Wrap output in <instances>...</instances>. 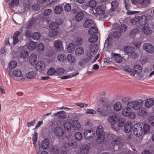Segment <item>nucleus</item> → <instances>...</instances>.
Returning a JSON list of instances; mask_svg holds the SVG:
<instances>
[{"mask_svg": "<svg viewBox=\"0 0 154 154\" xmlns=\"http://www.w3.org/2000/svg\"><path fill=\"white\" fill-rule=\"evenodd\" d=\"M99 103L104 108V110L103 111L100 108H98L97 109V112L99 113L100 116H105L111 112V104L109 100L104 98H101L99 101Z\"/></svg>", "mask_w": 154, "mask_h": 154, "instance_id": "f257e3e1", "label": "nucleus"}, {"mask_svg": "<svg viewBox=\"0 0 154 154\" xmlns=\"http://www.w3.org/2000/svg\"><path fill=\"white\" fill-rule=\"evenodd\" d=\"M131 22L134 25L137 23L140 26H144L147 22V18L145 15H137L133 19L131 20Z\"/></svg>", "mask_w": 154, "mask_h": 154, "instance_id": "f03ea898", "label": "nucleus"}, {"mask_svg": "<svg viewBox=\"0 0 154 154\" xmlns=\"http://www.w3.org/2000/svg\"><path fill=\"white\" fill-rule=\"evenodd\" d=\"M124 50L125 52L131 58L136 59L138 58V54L135 52V48L133 47L126 46L124 48Z\"/></svg>", "mask_w": 154, "mask_h": 154, "instance_id": "7ed1b4c3", "label": "nucleus"}, {"mask_svg": "<svg viewBox=\"0 0 154 154\" xmlns=\"http://www.w3.org/2000/svg\"><path fill=\"white\" fill-rule=\"evenodd\" d=\"M143 101V100L139 99L130 101L127 104V106L134 110H138L142 107Z\"/></svg>", "mask_w": 154, "mask_h": 154, "instance_id": "20e7f679", "label": "nucleus"}, {"mask_svg": "<svg viewBox=\"0 0 154 154\" xmlns=\"http://www.w3.org/2000/svg\"><path fill=\"white\" fill-rule=\"evenodd\" d=\"M131 109L128 106L124 108L122 111V115L125 117H129L131 119H134L135 117V114L131 111Z\"/></svg>", "mask_w": 154, "mask_h": 154, "instance_id": "39448f33", "label": "nucleus"}, {"mask_svg": "<svg viewBox=\"0 0 154 154\" xmlns=\"http://www.w3.org/2000/svg\"><path fill=\"white\" fill-rule=\"evenodd\" d=\"M143 132V130L141 125L136 124L134 125L133 133L134 135L139 137L142 134Z\"/></svg>", "mask_w": 154, "mask_h": 154, "instance_id": "423d86ee", "label": "nucleus"}, {"mask_svg": "<svg viewBox=\"0 0 154 154\" xmlns=\"http://www.w3.org/2000/svg\"><path fill=\"white\" fill-rule=\"evenodd\" d=\"M123 142V140L117 137L112 141V144L113 146L114 149L116 151L118 150L119 146L122 145Z\"/></svg>", "mask_w": 154, "mask_h": 154, "instance_id": "0eeeda50", "label": "nucleus"}, {"mask_svg": "<svg viewBox=\"0 0 154 154\" xmlns=\"http://www.w3.org/2000/svg\"><path fill=\"white\" fill-rule=\"evenodd\" d=\"M134 71H132L131 70L129 69L128 71L130 73L131 76H133L135 74H140L142 72V68L141 66L139 65H135L134 67Z\"/></svg>", "mask_w": 154, "mask_h": 154, "instance_id": "6e6552de", "label": "nucleus"}, {"mask_svg": "<svg viewBox=\"0 0 154 154\" xmlns=\"http://www.w3.org/2000/svg\"><path fill=\"white\" fill-rule=\"evenodd\" d=\"M55 135L59 137H63L65 134L64 130L60 126H57L53 129Z\"/></svg>", "mask_w": 154, "mask_h": 154, "instance_id": "1a4fd4ad", "label": "nucleus"}, {"mask_svg": "<svg viewBox=\"0 0 154 154\" xmlns=\"http://www.w3.org/2000/svg\"><path fill=\"white\" fill-rule=\"evenodd\" d=\"M110 56L112 60H114L115 62H112L114 63H119L122 61V57L119 54L112 53L111 54Z\"/></svg>", "mask_w": 154, "mask_h": 154, "instance_id": "9d476101", "label": "nucleus"}, {"mask_svg": "<svg viewBox=\"0 0 154 154\" xmlns=\"http://www.w3.org/2000/svg\"><path fill=\"white\" fill-rule=\"evenodd\" d=\"M39 21V19L36 16L35 17H32L27 22V27L28 29H30L32 26L34 25Z\"/></svg>", "mask_w": 154, "mask_h": 154, "instance_id": "9b49d317", "label": "nucleus"}, {"mask_svg": "<svg viewBox=\"0 0 154 154\" xmlns=\"http://www.w3.org/2000/svg\"><path fill=\"white\" fill-rule=\"evenodd\" d=\"M107 120L110 125H113L116 124L118 121V117L115 115H112L109 117Z\"/></svg>", "mask_w": 154, "mask_h": 154, "instance_id": "f8f14e48", "label": "nucleus"}, {"mask_svg": "<svg viewBox=\"0 0 154 154\" xmlns=\"http://www.w3.org/2000/svg\"><path fill=\"white\" fill-rule=\"evenodd\" d=\"M144 50L146 52L152 53L154 51V48L151 44L149 43H145L143 45Z\"/></svg>", "mask_w": 154, "mask_h": 154, "instance_id": "ddd939ff", "label": "nucleus"}, {"mask_svg": "<svg viewBox=\"0 0 154 154\" xmlns=\"http://www.w3.org/2000/svg\"><path fill=\"white\" fill-rule=\"evenodd\" d=\"M54 47L58 50L62 51L63 49V46L62 42L60 40H55L54 42Z\"/></svg>", "mask_w": 154, "mask_h": 154, "instance_id": "4468645a", "label": "nucleus"}, {"mask_svg": "<svg viewBox=\"0 0 154 154\" xmlns=\"http://www.w3.org/2000/svg\"><path fill=\"white\" fill-rule=\"evenodd\" d=\"M45 67V64L42 61H38L35 64V68L37 70L42 71L44 69Z\"/></svg>", "mask_w": 154, "mask_h": 154, "instance_id": "2eb2a0df", "label": "nucleus"}, {"mask_svg": "<svg viewBox=\"0 0 154 154\" xmlns=\"http://www.w3.org/2000/svg\"><path fill=\"white\" fill-rule=\"evenodd\" d=\"M54 116L61 119H65L67 117L66 112L63 111L58 112L54 114Z\"/></svg>", "mask_w": 154, "mask_h": 154, "instance_id": "dca6fc26", "label": "nucleus"}, {"mask_svg": "<svg viewBox=\"0 0 154 154\" xmlns=\"http://www.w3.org/2000/svg\"><path fill=\"white\" fill-rule=\"evenodd\" d=\"M94 25H95L93 20L91 19L86 20L83 24L85 28L92 27Z\"/></svg>", "mask_w": 154, "mask_h": 154, "instance_id": "f3484780", "label": "nucleus"}, {"mask_svg": "<svg viewBox=\"0 0 154 154\" xmlns=\"http://www.w3.org/2000/svg\"><path fill=\"white\" fill-rule=\"evenodd\" d=\"M50 142L48 138L45 139L42 142L41 144V147L43 149H45L49 147Z\"/></svg>", "mask_w": 154, "mask_h": 154, "instance_id": "a211bd4d", "label": "nucleus"}, {"mask_svg": "<svg viewBox=\"0 0 154 154\" xmlns=\"http://www.w3.org/2000/svg\"><path fill=\"white\" fill-rule=\"evenodd\" d=\"M36 43L32 41H29L26 43V46L27 48L29 50L34 49L36 47Z\"/></svg>", "mask_w": 154, "mask_h": 154, "instance_id": "6ab92c4d", "label": "nucleus"}, {"mask_svg": "<svg viewBox=\"0 0 154 154\" xmlns=\"http://www.w3.org/2000/svg\"><path fill=\"white\" fill-rule=\"evenodd\" d=\"M154 104V100L152 99H148L145 101L144 105L146 108H149L152 107Z\"/></svg>", "mask_w": 154, "mask_h": 154, "instance_id": "aec40b11", "label": "nucleus"}, {"mask_svg": "<svg viewBox=\"0 0 154 154\" xmlns=\"http://www.w3.org/2000/svg\"><path fill=\"white\" fill-rule=\"evenodd\" d=\"M142 30L143 33L146 35H149L152 33V31L150 28L147 26H145L142 28Z\"/></svg>", "mask_w": 154, "mask_h": 154, "instance_id": "412c9836", "label": "nucleus"}, {"mask_svg": "<svg viewBox=\"0 0 154 154\" xmlns=\"http://www.w3.org/2000/svg\"><path fill=\"white\" fill-rule=\"evenodd\" d=\"M132 125L130 122H127L124 126V130L126 133H129L132 128Z\"/></svg>", "mask_w": 154, "mask_h": 154, "instance_id": "4be33fe9", "label": "nucleus"}, {"mask_svg": "<svg viewBox=\"0 0 154 154\" xmlns=\"http://www.w3.org/2000/svg\"><path fill=\"white\" fill-rule=\"evenodd\" d=\"M95 10L96 13L99 15H102L104 14V9L101 6H97L95 9Z\"/></svg>", "mask_w": 154, "mask_h": 154, "instance_id": "5701e85b", "label": "nucleus"}, {"mask_svg": "<svg viewBox=\"0 0 154 154\" xmlns=\"http://www.w3.org/2000/svg\"><path fill=\"white\" fill-rule=\"evenodd\" d=\"M37 59L36 55L35 54H31L29 56V61L31 64L33 65L34 63L36 62Z\"/></svg>", "mask_w": 154, "mask_h": 154, "instance_id": "b1692460", "label": "nucleus"}, {"mask_svg": "<svg viewBox=\"0 0 154 154\" xmlns=\"http://www.w3.org/2000/svg\"><path fill=\"white\" fill-rule=\"evenodd\" d=\"M72 127L75 130H79L80 129V125L78 120H74L72 122Z\"/></svg>", "mask_w": 154, "mask_h": 154, "instance_id": "393cba45", "label": "nucleus"}, {"mask_svg": "<svg viewBox=\"0 0 154 154\" xmlns=\"http://www.w3.org/2000/svg\"><path fill=\"white\" fill-rule=\"evenodd\" d=\"M89 150V146L87 145H84L81 147L80 152L82 154H86L88 152Z\"/></svg>", "mask_w": 154, "mask_h": 154, "instance_id": "a878e982", "label": "nucleus"}, {"mask_svg": "<svg viewBox=\"0 0 154 154\" xmlns=\"http://www.w3.org/2000/svg\"><path fill=\"white\" fill-rule=\"evenodd\" d=\"M83 135L86 138H89L93 136V132L90 130H87L84 131Z\"/></svg>", "mask_w": 154, "mask_h": 154, "instance_id": "bb28decb", "label": "nucleus"}, {"mask_svg": "<svg viewBox=\"0 0 154 154\" xmlns=\"http://www.w3.org/2000/svg\"><path fill=\"white\" fill-rule=\"evenodd\" d=\"M114 110L117 112L120 111L122 109V105L119 102H116L114 105Z\"/></svg>", "mask_w": 154, "mask_h": 154, "instance_id": "cd10ccee", "label": "nucleus"}, {"mask_svg": "<svg viewBox=\"0 0 154 154\" xmlns=\"http://www.w3.org/2000/svg\"><path fill=\"white\" fill-rule=\"evenodd\" d=\"M67 59L68 62L72 65L74 64L76 61L74 56L71 54H69L67 55Z\"/></svg>", "mask_w": 154, "mask_h": 154, "instance_id": "c85d7f7f", "label": "nucleus"}, {"mask_svg": "<svg viewBox=\"0 0 154 154\" xmlns=\"http://www.w3.org/2000/svg\"><path fill=\"white\" fill-rule=\"evenodd\" d=\"M84 13L81 11L78 12L75 17L76 20L77 21H80L81 20L83 17Z\"/></svg>", "mask_w": 154, "mask_h": 154, "instance_id": "c756f323", "label": "nucleus"}, {"mask_svg": "<svg viewBox=\"0 0 154 154\" xmlns=\"http://www.w3.org/2000/svg\"><path fill=\"white\" fill-rule=\"evenodd\" d=\"M71 124L68 121H65L63 123V127L65 130L67 132H69L71 129Z\"/></svg>", "mask_w": 154, "mask_h": 154, "instance_id": "7c9ffc66", "label": "nucleus"}, {"mask_svg": "<svg viewBox=\"0 0 154 154\" xmlns=\"http://www.w3.org/2000/svg\"><path fill=\"white\" fill-rule=\"evenodd\" d=\"M97 32V28L96 27L95 25L91 27L88 31L89 34L91 35L96 34Z\"/></svg>", "mask_w": 154, "mask_h": 154, "instance_id": "2f4dec72", "label": "nucleus"}, {"mask_svg": "<svg viewBox=\"0 0 154 154\" xmlns=\"http://www.w3.org/2000/svg\"><path fill=\"white\" fill-rule=\"evenodd\" d=\"M98 48V46L96 44H92L90 45L89 47L90 51L92 53L96 52L97 51Z\"/></svg>", "mask_w": 154, "mask_h": 154, "instance_id": "473e14b6", "label": "nucleus"}, {"mask_svg": "<svg viewBox=\"0 0 154 154\" xmlns=\"http://www.w3.org/2000/svg\"><path fill=\"white\" fill-rule=\"evenodd\" d=\"M13 74L15 77H22V76L21 71L18 69H14L13 71Z\"/></svg>", "mask_w": 154, "mask_h": 154, "instance_id": "72a5a7b5", "label": "nucleus"}, {"mask_svg": "<svg viewBox=\"0 0 154 154\" xmlns=\"http://www.w3.org/2000/svg\"><path fill=\"white\" fill-rule=\"evenodd\" d=\"M14 80L19 82L25 81H29L32 79V78H13Z\"/></svg>", "mask_w": 154, "mask_h": 154, "instance_id": "f704fd0d", "label": "nucleus"}, {"mask_svg": "<svg viewBox=\"0 0 154 154\" xmlns=\"http://www.w3.org/2000/svg\"><path fill=\"white\" fill-rule=\"evenodd\" d=\"M97 137L96 139V142L98 144H100L102 143L104 140L105 136L104 135H97Z\"/></svg>", "mask_w": 154, "mask_h": 154, "instance_id": "c9c22d12", "label": "nucleus"}, {"mask_svg": "<svg viewBox=\"0 0 154 154\" xmlns=\"http://www.w3.org/2000/svg\"><path fill=\"white\" fill-rule=\"evenodd\" d=\"M84 52L83 48L81 46L78 47L75 51V53L76 55L80 56Z\"/></svg>", "mask_w": 154, "mask_h": 154, "instance_id": "e433bc0d", "label": "nucleus"}, {"mask_svg": "<svg viewBox=\"0 0 154 154\" xmlns=\"http://www.w3.org/2000/svg\"><path fill=\"white\" fill-rule=\"evenodd\" d=\"M111 5V8L110 10L111 11H113L118 8L119 5L118 2L116 1H114L112 2Z\"/></svg>", "mask_w": 154, "mask_h": 154, "instance_id": "4c0bfd02", "label": "nucleus"}, {"mask_svg": "<svg viewBox=\"0 0 154 154\" xmlns=\"http://www.w3.org/2000/svg\"><path fill=\"white\" fill-rule=\"evenodd\" d=\"M63 10V7L60 5H57L55 8L54 11L55 14H58L61 13Z\"/></svg>", "mask_w": 154, "mask_h": 154, "instance_id": "58836bf2", "label": "nucleus"}, {"mask_svg": "<svg viewBox=\"0 0 154 154\" xmlns=\"http://www.w3.org/2000/svg\"><path fill=\"white\" fill-rule=\"evenodd\" d=\"M75 45L73 43H70L67 48V51L68 52L71 53L73 51L75 48Z\"/></svg>", "mask_w": 154, "mask_h": 154, "instance_id": "ea45409f", "label": "nucleus"}, {"mask_svg": "<svg viewBox=\"0 0 154 154\" xmlns=\"http://www.w3.org/2000/svg\"><path fill=\"white\" fill-rule=\"evenodd\" d=\"M96 134L97 135H104L103 134V128L102 126L100 125L97 127Z\"/></svg>", "mask_w": 154, "mask_h": 154, "instance_id": "a19ab883", "label": "nucleus"}, {"mask_svg": "<svg viewBox=\"0 0 154 154\" xmlns=\"http://www.w3.org/2000/svg\"><path fill=\"white\" fill-rule=\"evenodd\" d=\"M58 33L57 30L50 31L48 32V35L51 38H54L57 35Z\"/></svg>", "mask_w": 154, "mask_h": 154, "instance_id": "79ce46f5", "label": "nucleus"}, {"mask_svg": "<svg viewBox=\"0 0 154 154\" xmlns=\"http://www.w3.org/2000/svg\"><path fill=\"white\" fill-rule=\"evenodd\" d=\"M19 3V0H12L9 5L11 7L14 8L18 5Z\"/></svg>", "mask_w": 154, "mask_h": 154, "instance_id": "37998d69", "label": "nucleus"}, {"mask_svg": "<svg viewBox=\"0 0 154 154\" xmlns=\"http://www.w3.org/2000/svg\"><path fill=\"white\" fill-rule=\"evenodd\" d=\"M40 33L39 32H36L32 34V37L34 40H38L40 38Z\"/></svg>", "mask_w": 154, "mask_h": 154, "instance_id": "c03bdc74", "label": "nucleus"}, {"mask_svg": "<svg viewBox=\"0 0 154 154\" xmlns=\"http://www.w3.org/2000/svg\"><path fill=\"white\" fill-rule=\"evenodd\" d=\"M57 59L60 61L64 62L66 60V56L63 54H60L57 57Z\"/></svg>", "mask_w": 154, "mask_h": 154, "instance_id": "a18cd8bd", "label": "nucleus"}, {"mask_svg": "<svg viewBox=\"0 0 154 154\" xmlns=\"http://www.w3.org/2000/svg\"><path fill=\"white\" fill-rule=\"evenodd\" d=\"M58 25L55 22H53L51 23L49 26V28L52 30H54L57 29L58 27Z\"/></svg>", "mask_w": 154, "mask_h": 154, "instance_id": "49530a36", "label": "nucleus"}, {"mask_svg": "<svg viewBox=\"0 0 154 154\" xmlns=\"http://www.w3.org/2000/svg\"><path fill=\"white\" fill-rule=\"evenodd\" d=\"M98 39V37L97 36L94 35V36H91L88 39V41L90 42H94L97 41Z\"/></svg>", "mask_w": 154, "mask_h": 154, "instance_id": "de8ad7c7", "label": "nucleus"}, {"mask_svg": "<svg viewBox=\"0 0 154 154\" xmlns=\"http://www.w3.org/2000/svg\"><path fill=\"white\" fill-rule=\"evenodd\" d=\"M138 113L139 115L142 116H145L146 115V109L144 108H142L140 110Z\"/></svg>", "mask_w": 154, "mask_h": 154, "instance_id": "09e8293b", "label": "nucleus"}, {"mask_svg": "<svg viewBox=\"0 0 154 154\" xmlns=\"http://www.w3.org/2000/svg\"><path fill=\"white\" fill-rule=\"evenodd\" d=\"M56 70L53 67H51L49 69L47 72V74L49 76L52 75L54 74L56 75Z\"/></svg>", "mask_w": 154, "mask_h": 154, "instance_id": "8fccbe9b", "label": "nucleus"}, {"mask_svg": "<svg viewBox=\"0 0 154 154\" xmlns=\"http://www.w3.org/2000/svg\"><path fill=\"white\" fill-rule=\"evenodd\" d=\"M17 65V63L15 61H11L9 64V68L10 69H12L15 67Z\"/></svg>", "mask_w": 154, "mask_h": 154, "instance_id": "3c124183", "label": "nucleus"}, {"mask_svg": "<svg viewBox=\"0 0 154 154\" xmlns=\"http://www.w3.org/2000/svg\"><path fill=\"white\" fill-rule=\"evenodd\" d=\"M56 75H60L64 73L65 70L63 68H60L56 70Z\"/></svg>", "mask_w": 154, "mask_h": 154, "instance_id": "603ef678", "label": "nucleus"}, {"mask_svg": "<svg viewBox=\"0 0 154 154\" xmlns=\"http://www.w3.org/2000/svg\"><path fill=\"white\" fill-rule=\"evenodd\" d=\"M118 125L119 127L122 126L125 123V119L123 118H118Z\"/></svg>", "mask_w": 154, "mask_h": 154, "instance_id": "864d4df0", "label": "nucleus"}, {"mask_svg": "<svg viewBox=\"0 0 154 154\" xmlns=\"http://www.w3.org/2000/svg\"><path fill=\"white\" fill-rule=\"evenodd\" d=\"M28 56V53L25 51H23L21 53V57L23 59L26 58Z\"/></svg>", "mask_w": 154, "mask_h": 154, "instance_id": "5fc2aeb1", "label": "nucleus"}, {"mask_svg": "<svg viewBox=\"0 0 154 154\" xmlns=\"http://www.w3.org/2000/svg\"><path fill=\"white\" fill-rule=\"evenodd\" d=\"M45 48L44 45L42 43L38 44L37 45V50L39 51H42Z\"/></svg>", "mask_w": 154, "mask_h": 154, "instance_id": "6e6d98bb", "label": "nucleus"}, {"mask_svg": "<svg viewBox=\"0 0 154 154\" xmlns=\"http://www.w3.org/2000/svg\"><path fill=\"white\" fill-rule=\"evenodd\" d=\"M75 137L77 140H80L82 138V135L80 132H77L75 134Z\"/></svg>", "mask_w": 154, "mask_h": 154, "instance_id": "4d7b16f0", "label": "nucleus"}, {"mask_svg": "<svg viewBox=\"0 0 154 154\" xmlns=\"http://www.w3.org/2000/svg\"><path fill=\"white\" fill-rule=\"evenodd\" d=\"M121 35V32L120 31L116 30L112 34V36L115 38H119Z\"/></svg>", "mask_w": 154, "mask_h": 154, "instance_id": "13d9d810", "label": "nucleus"}, {"mask_svg": "<svg viewBox=\"0 0 154 154\" xmlns=\"http://www.w3.org/2000/svg\"><path fill=\"white\" fill-rule=\"evenodd\" d=\"M88 4L89 7L92 8L95 7L96 5V2L94 0H91Z\"/></svg>", "mask_w": 154, "mask_h": 154, "instance_id": "bf43d9fd", "label": "nucleus"}, {"mask_svg": "<svg viewBox=\"0 0 154 154\" xmlns=\"http://www.w3.org/2000/svg\"><path fill=\"white\" fill-rule=\"evenodd\" d=\"M63 22V19L61 17H58L56 19V23L57 24L58 26L61 25Z\"/></svg>", "mask_w": 154, "mask_h": 154, "instance_id": "052dcab7", "label": "nucleus"}, {"mask_svg": "<svg viewBox=\"0 0 154 154\" xmlns=\"http://www.w3.org/2000/svg\"><path fill=\"white\" fill-rule=\"evenodd\" d=\"M124 2L126 9H129L131 6L129 1L128 0H124Z\"/></svg>", "mask_w": 154, "mask_h": 154, "instance_id": "680f3d73", "label": "nucleus"}, {"mask_svg": "<svg viewBox=\"0 0 154 154\" xmlns=\"http://www.w3.org/2000/svg\"><path fill=\"white\" fill-rule=\"evenodd\" d=\"M143 128L144 133L148 132L149 131L150 129V126L148 124H145L143 126Z\"/></svg>", "mask_w": 154, "mask_h": 154, "instance_id": "e2e57ef3", "label": "nucleus"}, {"mask_svg": "<svg viewBox=\"0 0 154 154\" xmlns=\"http://www.w3.org/2000/svg\"><path fill=\"white\" fill-rule=\"evenodd\" d=\"M36 76V73L34 71H31L26 75V77H35Z\"/></svg>", "mask_w": 154, "mask_h": 154, "instance_id": "0e129e2a", "label": "nucleus"}, {"mask_svg": "<svg viewBox=\"0 0 154 154\" xmlns=\"http://www.w3.org/2000/svg\"><path fill=\"white\" fill-rule=\"evenodd\" d=\"M85 113L86 114H91L93 115H94L96 113V111L92 109H87Z\"/></svg>", "mask_w": 154, "mask_h": 154, "instance_id": "69168bd1", "label": "nucleus"}, {"mask_svg": "<svg viewBox=\"0 0 154 154\" xmlns=\"http://www.w3.org/2000/svg\"><path fill=\"white\" fill-rule=\"evenodd\" d=\"M52 12L51 9H48L45 10L44 12V14L45 16H48Z\"/></svg>", "mask_w": 154, "mask_h": 154, "instance_id": "338daca9", "label": "nucleus"}, {"mask_svg": "<svg viewBox=\"0 0 154 154\" xmlns=\"http://www.w3.org/2000/svg\"><path fill=\"white\" fill-rule=\"evenodd\" d=\"M36 121L35 119H34L32 121L30 122H28L26 125V126L28 127H30L33 126L35 123Z\"/></svg>", "mask_w": 154, "mask_h": 154, "instance_id": "774afa93", "label": "nucleus"}]
</instances>
